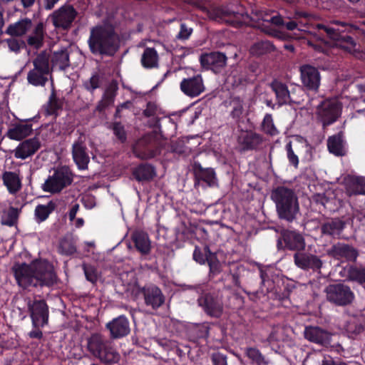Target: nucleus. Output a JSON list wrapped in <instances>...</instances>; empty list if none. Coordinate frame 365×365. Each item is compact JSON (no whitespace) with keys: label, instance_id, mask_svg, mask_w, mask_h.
I'll use <instances>...</instances> for the list:
<instances>
[{"label":"nucleus","instance_id":"39448f33","mask_svg":"<svg viewBox=\"0 0 365 365\" xmlns=\"http://www.w3.org/2000/svg\"><path fill=\"white\" fill-rule=\"evenodd\" d=\"M34 68L27 73L29 84L34 86H44L51 78L49 58L45 53H39L32 61Z\"/></svg>","mask_w":365,"mask_h":365},{"label":"nucleus","instance_id":"09e8293b","mask_svg":"<svg viewBox=\"0 0 365 365\" xmlns=\"http://www.w3.org/2000/svg\"><path fill=\"white\" fill-rule=\"evenodd\" d=\"M58 252L63 255H71L76 252V247L71 237H66L60 241Z\"/></svg>","mask_w":365,"mask_h":365},{"label":"nucleus","instance_id":"bb28decb","mask_svg":"<svg viewBox=\"0 0 365 365\" xmlns=\"http://www.w3.org/2000/svg\"><path fill=\"white\" fill-rule=\"evenodd\" d=\"M32 125L26 123L13 124L7 130L6 136L14 140H21L32 133Z\"/></svg>","mask_w":365,"mask_h":365},{"label":"nucleus","instance_id":"37998d69","mask_svg":"<svg viewBox=\"0 0 365 365\" xmlns=\"http://www.w3.org/2000/svg\"><path fill=\"white\" fill-rule=\"evenodd\" d=\"M115 96V91L113 88H108L105 91L102 99L98 102L96 110L98 111H102L108 106H111L114 103V99Z\"/></svg>","mask_w":365,"mask_h":365},{"label":"nucleus","instance_id":"4468645a","mask_svg":"<svg viewBox=\"0 0 365 365\" xmlns=\"http://www.w3.org/2000/svg\"><path fill=\"white\" fill-rule=\"evenodd\" d=\"M328 256L341 262H354L359 256L358 250L353 246L338 242L327 250Z\"/></svg>","mask_w":365,"mask_h":365},{"label":"nucleus","instance_id":"052dcab7","mask_svg":"<svg viewBox=\"0 0 365 365\" xmlns=\"http://www.w3.org/2000/svg\"><path fill=\"white\" fill-rule=\"evenodd\" d=\"M5 41L8 45L9 49L15 53H19L20 51L21 45L23 44L22 41L14 38L6 39Z\"/></svg>","mask_w":365,"mask_h":365},{"label":"nucleus","instance_id":"3c124183","mask_svg":"<svg viewBox=\"0 0 365 365\" xmlns=\"http://www.w3.org/2000/svg\"><path fill=\"white\" fill-rule=\"evenodd\" d=\"M247 357L257 365H267L269 361L261 352L255 348H248L246 351Z\"/></svg>","mask_w":365,"mask_h":365},{"label":"nucleus","instance_id":"4be33fe9","mask_svg":"<svg viewBox=\"0 0 365 365\" xmlns=\"http://www.w3.org/2000/svg\"><path fill=\"white\" fill-rule=\"evenodd\" d=\"M331 24H335L336 26H341V28L336 29L330 26H326L323 24L318 25V28L319 29H323L326 32V34L333 40L338 41L341 39V33H351L353 32L354 31L359 30V27L356 25L348 24L340 21H331Z\"/></svg>","mask_w":365,"mask_h":365},{"label":"nucleus","instance_id":"b1692460","mask_svg":"<svg viewBox=\"0 0 365 365\" xmlns=\"http://www.w3.org/2000/svg\"><path fill=\"white\" fill-rule=\"evenodd\" d=\"M282 237L285 245L289 250H297L298 252L304 250L305 240L300 233L293 230H284Z\"/></svg>","mask_w":365,"mask_h":365},{"label":"nucleus","instance_id":"0eeeda50","mask_svg":"<svg viewBox=\"0 0 365 365\" xmlns=\"http://www.w3.org/2000/svg\"><path fill=\"white\" fill-rule=\"evenodd\" d=\"M132 292L136 297L140 294L143 295L145 305L153 310H157L165 301V297L162 290L154 284H148L143 287L135 284Z\"/></svg>","mask_w":365,"mask_h":365},{"label":"nucleus","instance_id":"49530a36","mask_svg":"<svg viewBox=\"0 0 365 365\" xmlns=\"http://www.w3.org/2000/svg\"><path fill=\"white\" fill-rule=\"evenodd\" d=\"M349 279L361 284H365V267H351L348 272Z\"/></svg>","mask_w":365,"mask_h":365},{"label":"nucleus","instance_id":"7ed1b4c3","mask_svg":"<svg viewBox=\"0 0 365 365\" xmlns=\"http://www.w3.org/2000/svg\"><path fill=\"white\" fill-rule=\"evenodd\" d=\"M271 197L276 204L277 212L281 219L293 221L299 212L297 197L292 189L280 186L272 192Z\"/></svg>","mask_w":365,"mask_h":365},{"label":"nucleus","instance_id":"f8f14e48","mask_svg":"<svg viewBox=\"0 0 365 365\" xmlns=\"http://www.w3.org/2000/svg\"><path fill=\"white\" fill-rule=\"evenodd\" d=\"M77 14L71 5L66 4L53 11L51 19L56 28L67 30L71 28Z\"/></svg>","mask_w":365,"mask_h":365},{"label":"nucleus","instance_id":"393cba45","mask_svg":"<svg viewBox=\"0 0 365 365\" xmlns=\"http://www.w3.org/2000/svg\"><path fill=\"white\" fill-rule=\"evenodd\" d=\"M304 337L315 344H327L329 342V334L318 327H307L304 331Z\"/></svg>","mask_w":365,"mask_h":365},{"label":"nucleus","instance_id":"1a4fd4ad","mask_svg":"<svg viewBox=\"0 0 365 365\" xmlns=\"http://www.w3.org/2000/svg\"><path fill=\"white\" fill-rule=\"evenodd\" d=\"M325 292L327 300L338 306L350 304L355 297L350 287L341 283L329 285Z\"/></svg>","mask_w":365,"mask_h":365},{"label":"nucleus","instance_id":"864d4df0","mask_svg":"<svg viewBox=\"0 0 365 365\" xmlns=\"http://www.w3.org/2000/svg\"><path fill=\"white\" fill-rule=\"evenodd\" d=\"M262 126V130L269 135H275L278 133V131L274 125L273 118L271 114H266L264 115Z\"/></svg>","mask_w":365,"mask_h":365},{"label":"nucleus","instance_id":"cd10ccee","mask_svg":"<svg viewBox=\"0 0 365 365\" xmlns=\"http://www.w3.org/2000/svg\"><path fill=\"white\" fill-rule=\"evenodd\" d=\"M270 87L275 93L276 100L279 106L293 102L288 88L285 84L278 81H274L270 83Z\"/></svg>","mask_w":365,"mask_h":365},{"label":"nucleus","instance_id":"6e6552de","mask_svg":"<svg viewBox=\"0 0 365 365\" xmlns=\"http://www.w3.org/2000/svg\"><path fill=\"white\" fill-rule=\"evenodd\" d=\"M133 151L140 159H150L160 153V143L155 135L148 134L135 143Z\"/></svg>","mask_w":365,"mask_h":365},{"label":"nucleus","instance_id":"aec40b11","mask_svg":"<svg viewBox=\"0 0 365 365\" xmlns=\"http://www.w3.org/2000/svg\"><path fill=\"white\" fill-rule=\"evenodd\" d=\"M112 339H119L130 333L129 321L124 315H120L106 324Z\"/></svg>","mask_w":365,"mask_h":365},{"label":"nucleus","instance_id":"e2e57ef3","mask_svg":"<svg viewBox=\"0 0 365 365\" xmlns=\"http://www.w3.org/2000/svg\"><path fill=\"white\" fill-rule=\"evenodd\" d=\"M193 259L200 264H203L205 263L206 257L204 256L200 249L198 247H196L193 252Z\"/></svg>","mask_w":365,"mask_h":365},{"label":"nucleus","instance_id":"9b49d317","mask_svg":"<svg viewBox=\"0 0 365 365\" xmlns=\"http://www.w3.org/2000/svg\"><path fill=\"white\" fill-rule=\"evenodd\" d=\"M197 304L210 317L219 318L223 312L222 299L215 293L202 294L197 299Z\"/></svg>","mask_w":365,"mask_h":365},{"label":"nucleus","instance_id":"4c0bfd02","mask_svg":"<svg viewBox=\"0 0 365 365\" xmlns=\"http://www.w3.org/2000/svg\"><path fill=\"white\" fill-rule=\"evenodd\" d=\"M231 110L230 116L235 121H239L245 113V102L239 97H234L230 103Z\"/></svg>","mask_w":365,"mask_h":365},{"label":"nucleus","instance_id":"774afa93","mask_svg":"<svg viewBox=\"0 0 365 365\" xmlns=\"http://www.w3.org/2000/svg\"><path fill=\"white\" fill-rule=\"evenodd\" d=\"M29 335L32 339H41L43 334L41 331L39 330V328H35V329L29 332Z\"/></svg>","mask_w":365,"mask_h":365},{"label":"nucleus","instance_id":"ddd939ff","mask_svg":"<svg viewBox=\"0 0 365 365\" xmlns=\"http://www.w3.org/2000/svg\"><path fill=\"white\" fill-rule=\"evenodd\" d=\"M340 113V106L336 101H325L318 107L317 116L324 127L334 123Z\"/></svg>","mask_w":365,"mask_h":365},{"label":"nucleus","instance_id":"f257e3e1","mask_svg":"<svg viewBox=\"0 0 365 365\" xmlns=\"http://www.w3.org/2000/svg\"><path fill=\"white\" fill-rule=\"evenodd\" d=\"M18 284L29 287H51L56 282L53 266L47 260H34L31 264H15L12 267Z\"/></svg>","mask_w":365,"mask_h":365},{"label":"nucleus","instance_id":"412c9836","mask_svg":"<svg viewBox=\"0 0 365 365\" xmlns=\"http://www.w3.org/2000/svg\"><path fill=\"white\" fill-rule=\"evenodd\" d=\"M40 147L41 143L37 138L25 140L19 143L14 150V157L17 159L25 160L34 155Z\"/></svg>","mask_w":365,"mask_h":365},{"label":"nucleus","instance_id":"c756f323","mask_svg":"<svg viewBox=\"0 0 365 365\" xmlns=\"http://www.w3.org/2000/svg\"><path fill=\"white\" fill-rule=\"evenodd\" d=\"M33 28V23L31 19L25 18L17 22L10 24L6 33L11 36H21L27 34Z\"/></svg>","mask_w":365,"mask_h":365},{"label":"nucleus","instance_id":"a19ab883","mask_svg":"<svg viewBox=\"0 0 365 365\" xmlns=\"http://www.w3.org/2000/svg\"><path fill=\"white\" fill-rule=\"evenodd\" d=\"M288 334L287 329L282 326H275L273 327L271 333L269 334L267 341L270 344L287 341Z\"/></svg>","mask_w":365,"mask_h":365},{"label":"nucleus","instance_id":"c85d7f7f","mask_svg":"<svg viewBox=\"0 0 365 365\" xmlns=\"http://www.w3.org/2000/svg\"><path fill=\"white\" fill-rule=\"evenodd\" d=\"M52 68L65 70L70 66L69 52L67 48L54 51L51 56Z\"/></svg>","mask_w":365,"mask_h":365},{"label":"nucleus","instance_id":"f03ea898","mask_svg":"<svg viewBox=\"0 0 365 365\" xmlns=\"http://www.w3.org/2000/svg\"><path fill=\"white\" fill-rule=\"evenodd\" d=\"M87 43L93 55L112 57L120 48V37L115 25L105 20L90 29Z\"/></svg>","mask_w":365,"mask_h":365},{"label":"nucleus","instance_id":"20e7f679","mask_svg":"<svg viewBox=\"0 0 365 365\" xmlns=\"http://www.w3.org/2000/svg\"><path fill=\"white\" fill-rule=\"evenodd\" d=\"M86 348L91 354L107 365L118 363L120 358L112 342L100 334H93L87 338Z\"/></svg>","mask_w":365,"mask_h":365},{"label":"nucleus","instance_id":"8fccbe9b","mask_svg":"<svg viewBox=\"0 0 365 365\" xmlns=\"http://www.w3.org/2000/svg\"><path fill=\"white\" fill-rule=\"evenodd\" d=\"M19 210L17 208L10 207L1 215V223L8 226H13L17 221Z\"/></svg>","mask_w":365,"mask_h":365},{"label":"nucleus","instance_id":"c9c22d12","mask_svg":"<svg viewBox=\"0 0 365 365\" xmlns=\"http://www.w3.org/2000/svg\"><path fill=\"white\" fill-rule=\"evenodd\" d=\"M195 173L198 179L205 182L208 186H217V178L214 169L211 168H203L199 166Z\"/></svg>","mask_w":365,"mask_h":365},{"label":"nucleus","instance_id":"423d86ee","mask_svg":"<svg viewBox=\"0 0 365 365\" xmlns=\"http://www.w3.org/2000/svg\"><path fill=\"white\" fill-rule=\"evenodd\" d=\"M72 182L73 175L69 168L62 166L56 169L53 174L47 178L42 185V189L51 193L59 192Z\"/></svg>","mask_w":365,"mask_h":365},{"label":"nucleus","instance_id":"f704fd0d","mask_svg":"<svg viewBox=\"0 0 365 365\" xmlns=\"http://www.w3.org/2000/svg\"><path fill=\"white\" fill-rule=\"evenodd\" d=\"M135 179L139 182L149 181L155 175L154 167L149 164H141L133 171Z\"/></svg>","mask_w":365,"mask_h":365},{"label":"nucleus","instance_id":"2f4dec72","mask_svg":"<svg viewBox=\"0 0 365 365\" xmlns=\"http://www.w3.org/2000/svg\"><path fill=\"white\" fill-rule=\"evenodd\" d=\"M202 10L205 13L209 19L219 22L227 21V17L235 16V12L227 7H212L210 9L202 7Z\"/></svg>","mask_w":365,"mask_h":365},{"label":"nucleus","instance_id":"f3484780","mask_svg":"<svg viewBox=\"0 0 365 365\" xmlns=\"http://www.w3.org/2000/svg\"><path fill=\"white\" fill-rule=\"evenodd\" d=\"M200 62L205 69L212 70L214 73H217L225 67L227 56L221 52L203 53L200 57Z\"/></svg>","mask_w":365,"mask_h":365},{"label":"nucleus","instance_id":"a211bd4d","mask_svg":"<svg viewBox=\"0 0 365 365\" xmlns=\"http://www.w3.org/2000/svg\"><path fill=\"white\" fill-rule=\"evenodd\" d=\"M299 70L303 86L308 90L317 91L320 85V74L317 68L304 64L300 66Z\"/></svg>","mask_w":365,"mask_h":365},{"label":"nucleus","instance_id":"13d9d810","mask_svg":"<svg viewBox=\"0 0 365 365\" xmlns=\"http://www.w3.org/2000/svg\"><path fill=\"white\" fill-rule=\"evenodd\" d=\"M286 150L287 153V158L291 165L294 166L295 168L298 167L299 165V158L298 156L294 153L292 148V142H289L286 145Z\"/></svg>","mask_w":365,"mask_h":365},{"label":"nucleus","instance_id":"de8ad7c7","mask_svg":"<svg viewBox=\"0 0 365 365\" xmlns=\"http://www.w3.org/2000/svg\"><path fill=\"white\" fill-rule=\"evenodd\" d=\"M327 147L329 152L336 155H344L342 140L339 136L329 137L327 140Z\"/></svg>","mask_w":365,"mask_h":365},{"label":"nucleus","instance_id":"79ce46f5","mask_svg":"<svg viewBox=\"0 0 365 365\" xmlns=\"http://www.w3.org/2000/svg\"><path fill=\"white\" fill-rule=\"evenodd\" d=\"M55 209V204L49 202L46 205H38L35 209V217L38 222L46 220L48 215Z\"/></svg>","mask_w":365,"mask_h":365},{"label":"nucleus","instance_id":"58836bf2","mask_svg":"<svg viewBox=\"0 0 365 365\" xmlns=\"http://www.w3.org/2000/svg\"><path fill=\"white\" fill-rule=\"evenodd\" d=\"M142 65L147 68L158 66V55L153 48H146L141 57Z\"/></svg>","mask_w":365,"mask_h":365},{"label":"nucleus","instance_id":"6e6d98bb","mask_svg":"<svg viewBox=\"0 0 365 365\" xmlns=\"http://www.w3.org/2000/svg\"><path fill=\"white\" fill-rule=\"evenodd\" d=\"M192 28L189 27L185 23H181L180 26V31L176 35V38L180 41L187 40L192 34Z\"/></svg>","mask_w":365,"mask_h":365},{"label":"nucleus","instance_id":"ea45409f","mask_svg":"<svg viewBox=\"0 0 365 365\" xmlns=\"http://www.w3.org/2000/svg\"><path fill=\"white\" fill-rule=\"evenodd\" d=\"M240 143L247 150L255 149L261 143L262 138L255 133H247L240 138Z\"/></svg>","mask_w":365,"mask_h":365},{"label":"nucleus","instance_id":"69168bd1","mask_svg":"<svg viewBox=\"0 0 365 365\" xmlns=\"http://www.w3.org/2000/svg\"><path fill=\"white\" fill-rule=\"evenodd\" d=\"M131 106H132V103L130 101H126V102H124L122 104L119 105L116 108L115 116L116 118H120V112L123 109L130 108Z\"/></svg>","mask_w":365,"mask_h":365},{"label":"nucleus","instance_id":"c03bdc74","mask_svg":"<svg viewBox=\"0 0 365 365\" xmlns=\"http://www.w3.org/2000/svg\"><path fill=\"white\" fill-rule=\"evenodd\" d=\"M62 101L56 97L54 92H52L45 106L46 113L49 115H57L58 111L62 108Z\"/></svg>","mask_w":365,"mask_h":365},{"label":"nucleus","instance_id":"5701e85b","mask_svg":"<svg viewBox=\"0 0 365 365\" xmlns=\"http://www.w3.org/2000/svg\"><path fill=\"white\" fill-rule=\"evenodd\" d=\"M343 183L348 196L365 195V179L363 177L348 175L344 178Z\"/></svg>","mask_w":365,"mask_h":365},{"label":"nucleus","instance_id":"0e129e2a","mask_svg":"<svg viewBox=\"0 0 365 365\" xmlns=\"http://www.w3.org/2000/svg\"><path fill=\"white\" fill-rule=\"evenodd\" d=\"M212 361L214 365H227V357L221 354H213Z\"/></svg>","mask_w":365,"mask_h":365},{"label":"nucleus","instance_id":"2eb2a0df","mask_svg":"<svg viewBox=\"0 0 365 365\" xmlns=\"http://www.w3.org/2000/svg\"><path fill=\"white\" fill-rule=\"evenodd\" d=\"M180 91L190 98H196L205 91V86L201 74L183 78L180 83Z\"/></svg>","mask_w":365,"mask_h":365},{"label":"nucleus","instance_id":"a18cd8bd","mask_svg":"<svg viewBox=\"0 0 365 365\" xmlns=\"http://www.w3.org/2000/svg\"><path fill=\"white\" fill-rule=\"evenodd\" d=\"M274 50V45L269 41H262L255 43L250 49L252 54L260 56Z\"/></svg>","mask_w":365,"mask_h":365},{"label":"nucleus","instance_id":"bf43d9fd","mask_svg":"<svg viewBox=\"0 0 365 365\" xmlns=\"http://www.w3.org/2000/svg\"><path fill=\"white\" fill-rule=\"evenodd\" d=\"M113 130L115 135L121 141L126 140V133L124 126L120 123H115L113 125Z\"/></svg>","mask_w":365,"mask_h":365},{"label":"nucleus","instance_id":"5fc2aeb1","mask_svg":"<svg viewBox=\"0 0 365 365\" xmlns=\"http://www.w3.org/2000/svg\"><path fill=\"white\" fill-rule=\"evenodd\" d=\"M83 269L88 281L94 284L98 281V273L97 269L92 265L86 264L83 265Z\"/></svg>","mask_w":365,"mask_h":365},{"label":"nucleus","instance_id":"6ab92c4d","mask_svg":"<svg viewBox=\"0 0 365 365\" xmlns=\"http://www.w3.org/2000/svg\"><path fill=\"white\" fill-rule=\"evenodd\" d=\"M294 262L297 267L302 269L318 270L323 264L318 256L304 252H297L294 255Z\"/></svg>","mask_w":365,"mask_h":365},{"label":"nucleus","instance_id":"72a5a7b5","mask_svg":"<svg viewBox=\"0 0 365 365\" xmlns=\"http://www.w3.org/2000/svg\"><path fill=\"white\" fill-rule=\"evenodd\" d=\"M31 34L28 36L27 43L29 46L36 48L41 47L44 38V26L40 22L35 26H33Z\"/></svg>","mask_w":365,"mask_h":365},{"label":"nucleus","instance_id":"473e14b6","mask_svg":"<svg viewBox=\"0 0 365 365\" xmlns=\"http://www.w3.org/2000/svg\"><path fill=\"white\" fill-rule=\"evenodd\" d=\"M132 240L135 248L142 255H148L150 252L151 246L148 235L143 231H135L132 235Z\"/></svg>","mask_w":365,"mask_h":365},{"label":"nucleus","instance_id":"a878e982","mask_svg":"<svg viewBox=\"0 0 365 365\" xmlns=\"http://www.w3.org/2000/svg\"><path fill=\"white\" fill-rule=\"evenodd\" d=\"M3 184L11 195H16L22 187L21 179L16 172L5 171L2 174Z\"/></svg>","mask_w":365,"mask_h":365},{"label":"nucleus","instance_id":"603ef678","mask_svg":"<svg viewBox=\"0 0 365 365\" xmlns=\"http://www.w3.org/2000/svg\"><path fill=\"white\" fill-rule=\"evenodd\" d=\"M206 261L210 267V274L215 276L221 271V265L215 255L209 252V255L206 256Z\"/></svg>","mask_w":365,"mask_h":365},{"label":"nucleus","instance_id":"680f3d73","mask_svg":"<svg viewBox=\"0 0 365 365\" xmlns=\"http://www.w3.org/2000/svg\"><path fill=\"white\" fill-rule=\"evenodd\" d=\"M158 110L157 105L153 102H148L146 108L143 111V114L146 117H151L156 114Z\"/></svg>","mask_w":365,"mask_h":365},{"label":"nucleus","instance_id":"dca6fc26","mask_svg":"<svg viewBox=\"0 0 365 365\" xmlns=\"http://www.w3.org/2000/svg\"><path fill=\"white\" fill-rule=\"evenodd\" d=\"M72 158L79 170H86L90 162L85 136L81 135L72 145Z\"/></svg>","mask_w":365,"mask_h":365},{"label":"nucleus","instance_id":"7c9ffc66","mask_svg":"<svg viewBox=\"0 0 365 365\" xmlns=\"http://www.w3.org/2000/svg\"><path fill=\"white\" fill-rule=\"evenodd\" d=\"M345 225L344 221L339 218H334L324 223L322 225L321 231L324 235L338 237L345 228Z\"/></svg>","mask_w":365,"mask_h":365},{"label":"nucleus","instance_id":"338daca9","mask_svg":"<svg viewBox=\"0 0 365 365\" xmlns=\"http://www.w3.org/2000/svg\"><path fill=\"white\" fill-rule=\"evenodd\" d=\"M79 207H80V206L78 204H75L70 209V210L68 212V217H69L70 221H73L75 219L76 215L78 211L79 210Z\"/></svg>","mask_w":365,"mask_h":365},{"label":"nucleus","instance_id":"e433bc0d","mask_svg":"<svg viewBox=\"0 0 365 365\" xmlns=\"http://www.w3.org/2000/svg\"><path fill=\"white\" fill-rule=\"evenodd\" d=\"M270 24L276 26L284 25V22L280 16H274L262 24L260 26L261 30L265 34L274 37L282 38V35L280 31L274 29Z\"/></svg>","mask_w":365,"mask_h":365},{"label":"nucleus","instance_id":"9d476101","mask_svg":"<svg viewBox=\"0 0 365 365\" xmlns=\"http://www.w3.org/2000/svg\"><path fill=\"white\" fill-rule=\"evenodd\" d=\"M30 313L32 325L34 328H40L48 324V307L44 300L25 299Z\"/></svg>","mask_w":365,"mask_h":365},{"label":"nucleus","instance_id":"4d7b16f0","mask_svg":"<svg viewBox=\"0 0 365 365\" xmlns=\"http://www.w3.org/2000/svg\"><path fill=\"white\" fill-rule=\"evenodd\" d=\"M99 86L100 78L97 74L93 75L88 80L84 81L83 83L84 88L91 92H93L94 90L98 88Z\"/></svg>","mask_w":365,"mask_h":365}]
</instances>
